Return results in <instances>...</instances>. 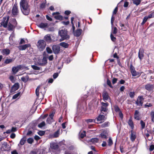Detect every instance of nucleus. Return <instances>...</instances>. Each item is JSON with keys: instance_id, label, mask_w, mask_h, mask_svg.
I'll return each mask as SVG.
<instances>
[{"instance_id": "nucleus-53", "label": "nucleus", "mask_w": 154, "mask_h": 154, "mask_svg": "<svg viewBox=\"0 0 154 154\" xmlns=\"http://www.w3.org/2000/svg\"><path fill=\"white\" fill-rule=\"evenodd\" d=\"M46 51L49 54H51L52 53L51 49L49 47H48L46 48Z\"/></svg>"}, {"instance_id": "nucleus-9", "label": "nucleus", "mask_w": 154, "mask_h": 154, "mask_svg": "<svg viewBox=\"0 0 154 154\" xmlns=\"http://www.w3.org/2000/svg\"><path fill=\"white\" fill-rule=\"evenodd\" d=\"M19 13V10L17 4H15L12 10V13L14 16H16Z\"/></svg>"}, {"instance_id": "nucleus-4", "label": "nucleus", "mask_w": 154, "mask_h": 154, "mask_svg": "<svg viewBox=\"0 0 154 154\" xmlns=\"http://www.w3.org/2000/svg\"><path fill=\"white\" fill-rule=\"evenodd\" d=\"M9 18L10 17L9 16H7L3 17L2 21L0 23V27L3 26L4 28H7L9 23L8 21Z\"/></svg>"}, {"instance_id": "nucleus-11", "label": "nucleus", "mask_w": 154, "mask_h": 154, "mask_svg": "<svg viewBox=\"0 0 154 154\" xmlns=\"http://www.w3.org/2000/svg\"><path fill=\"white\" fill-rule=\"evenodd\" d=\"M106 119L105 116L103 115H100L97 118V123H100L103 122Z\"/></svg>"}, {"instance_id": "nucleus-52", "label": "nucleus", "mask_w": 154, "mask_h": 154, "mask_svg": "<svg viewBox=\"0 0 154 154\" xmlns=\"http://www.w3.org/2000/svg\"><path fill=\"white\" fill-rule=\"evenodd\" d=\"M46 2H44L42 3L40 6V8L42 9L45 8L46 5Z\"/></svg>"}, {"instance_id": "nucleus-28", "label": "nucleus", "mask_w": 154, "mask_h": 154, "mask_svg": "<svg viewBox=\"0 0 154 154\" xmlns=\"http://www.w3.org/2000/svg\"><path fill=\"white\" fill-rule=\"evenodd\" d=\"M51 147L52 149H57L59 148V146L56 143H52L51 144Z\"/></svg>"}, {"instance_id": "nucleus-56", "label": "nucleus", "mask_w": 154, "mask_h": 154, "mask_svg": "<svg viewBox=\"0 0 154 154\" xmlns=\"http://www.w3.org/2000/svg\"><path fill=\"white\" fill-rule=\"evenodd\" d=\"M45 134V132L44 131H40L38 133V134L40 136L43 135Z\"/></svg>"}, {"instance_id": "nucleus-45", "label": "nucleus", "mask_w": 154, "mask_h": 154, "mask_svg": "<svg viewBox=\"0 0 154 154\" xmlns=\"http://www.w3.org/2000/svg\"><path fill=\"white\" fill-rule=\"evenodd\" d=\"M108 110L107 108L106 107L101 106L100 110L101 112H106Z\"/></svg>"}, {"instance_id": "nucleus-37", "label": "nucleus", "mask_w": 154, "mask_h": 154, "mask_svg": "<svg viewBox=\"0 0 154 154\" xmlns=\"http://www.w3.org/2000/svg\"><path fill=\"white\" fill-rule=\"evenodd\" d=\"M96 142V138H92L89 140V143H95Z\"/></svg>"}, {"instance_id": "nucleus-40", "label": "nucleus", "mask_w": 154, "mask_h": 154, "mask_svg": "<svg viewBox=\"0 0 154 154\" xmlns=\"http://www.w3.org/2000/svg\"><path fill=\"white\" fill-rule=\"evenodd\" d=\"M27 141L29 143L32 144L34 140L32 138L30 137L27 139Z\"/></svg>"}, {"instance_id": "nucleus-20", "label": "nucleus", "mask_w": 154, "mask_h": 154, "mask_svg": "<svg viewBox=\"0 0 154 154\" xmlns=\"http://www.w3.org/2000/svg\"><path fill=\"white\" fill-rule=\"evenodd\" d=\"M145 88L148 91H151L153 90V86L150 84H147L145 85Z\"/></svg>"}, {"instance_id": "nucleus-23", "label": "nucleus", "mask_w": 154, "mask_h": 154, "mask_svg": "<svg viewBox=\"0 0 154 154\" xmlns=\"http://www.w3.org/2000/svg\"><path fill=\"white\" fill-rule=\"evenodd\" d=\"M26 140V137H24L22 138L20 140V143L18 144V146H19L20 145H23L25 143Z\"/></svg>"}, {"instance_id": "nucleus-29", "label": "nucleus", "mask_w": 154, "mask_h": 154, "mask_svg": "<svg viewBox=\"0 0 154 154\" xmlns=\"http://www.w3.org/2000/svg\"><path fill=\"white\" fill-rule=\"evenodd\" d=\"M54 18L56 20H59L60 21L62 20H63V17L60 15L54 16Z\"/></svg>"}, {"instance_id": "nucleus-57", "label": "nucleus", "mask_w": 154, "mask_h": 154, "mask_svg": "<svg viewBox=\"0 0 154 154\" xmlns=\"http://www.w3.org/2000/svg\"><path fill=\"white\" fill-rule=\"evenodd\" d=\"M88 97V96L87 95L85 94L81 98V99L83 101L86 100V99Z\"/></svg>"}, {"instance_id": "nucleus-25", "label": "nucleus", "mask_w": 154, "mask_h": 154, "mask_svg": "<svg viewBox=\"0 0 154 154\" xmlns=\"http://www.w3.org/2000/svg\"><path fill=\"white\" fill-rule=\"evenodd\" d=\"M10 50L8 49H3L2 51V53L3 55H8L10 54Z\"/></svg>"}, {"instance_id": "nucleus-17", "label": "nucleus", "mask_w": 154, "mask_h": 154, "mask_svg": "<svg viewBox=\"0 0 154 154\" xmlns=\"http://www.w3.org/2000/svg\"><path fill=\"white\" fill-rule=\"evenodd\" d=\"M136 137V133L133 131H131V134L130 135V139L132 141H134Z\"/></svg>"}, {"instance_id": "nucleus-2", "label": "nucleus", "mask_w": 154, "mask_h": 154, "mask_svg": "<svg viewBox=\"0 0 154 154\" xmlns=\"http://www.w3.org/2000/svg\"><path fill=\"white\" fill-rule=\"evenodd\" d=\"M59 35L61 37L60 41H62L65 40H68L70 38V36L68 34V32L66 29H65L59 30L58 32Z\"/></svg>"}, {"instance_id": "nucleus-35", "label": "nucleus", "mask_w": 154, "mask_h": 154, "mask_svg": "<svg viewBox=\"0 0 154 154\" xmlns=\"http://www.w3.org/2000/svg\"><path fill=\"white\" fill-rule=\"evenodd\" d=\"M12 70L13 72L15 74L18 72L19 69L18 67H14L12 68Z\"/></svg>"}, {"instance_id": "nucleus-36", "label": "nucleus", "mask_w": 154, "mask_h": 154, "mask_svg": "<svg viewBox=\"0 0 154 154\" xmlns=\"http://www.w3.org/2000/svg\"><path fill=\"white\" fill-rule=\"evenodd\" d=\"M133 3L136 5H138L140 4L141 0H132Z\"/></svg>"}, {"instance_id": "nucleus-39", "label": "nucleus", "mask_w": 154, "mask_h": 154, "mask_svg": "<svg viewBox=\"0 0 154 154\" xmlns=\"http://www.w3.org/2000/svg\"><path fill=\"white\" fill-rule=\"evenodd\" d=\"M60 132V129H58L57 131L55 132L54 133V137H57L59 136Z\"/></svg>"}, {"instance_id": "nucleus-21", "label": "nucleus", "mask_w": 154, "mask_h": 154, "mask_svg": "<svg viewBox=\"0 0 154 154\" xmlns=\"http://www.w3.org/2000/svg\"><path fill=\"white\" fill-rule=\"evenodd\" d=\"M37 124V123L36 122H33L30 124L29 126V129H32L33 131L36 130Z\"/></svg>"}, {"instance_id": "nucleus-24", "label": "nucleus", "mask_w": 154, "mask_h": 154, "mask_svg": "<svg viewBox=\"0 0 154 154\" xmlns=\"http://www.w3.org/2000/svg\"><path fill=\"white\" fill-rule=\"evenodd\" d=\"M139 114V112L137 110H136L135 111L134 117L135 119L137 120H139L140 119Z\"/></svg>"}, {"instance_id": "nucleus-58", "label": "nucleus", "mask_w": 154, "mask_h": 154, "mask_svg": "<svg viewBox=\"0 0 154 154\" xmlns=\"http://www.w3.org/2000/svg\"><path fill=\"white\" fill-rule=\"evenodd\" d=\"M71 13V11L69 10H66L64 12V14L66 16L69 15Z\"/></svg>"}, {"instance_id": "nucleus-51", "label": "nucleus", "mask_w": 154, "mask_h": 154, "mask_svg": "<svg viewBox=\"0 0 154 154\" xmlns=\"http://www.w3.org/2000/svg\"><path fill=\"white\" fill-rule=\"evenodd\" d=\"M151 14L148 16L149 18H151L154 17V11H151Z\"/></svg>"}, {"instance_id": "nucleus-7", "label": "nucleus", "mask_w": 154, "mask_h": 154, "mask_svg": "<svg viewBox=\"0 0 154 154\" xmlns=\"http://www.w3.org/2000/svg\"><path fill=\"white\" fill-rule=\"evenodd\" d=\"M11 146L8 144L7 142H4L2 144L1 149L2 151H9Z\"/></svg>"}, {"instance_id": "nucleus-19", "label": "nucleus", "mask_w": 154, "mask_h": 154, "mask_svg": "<svg viewBox=\"0 0 154 154\" xmlns=\"http://www.w3.org/2000/svg\"><path fill=\"white\" fill-rule=\"evenodd\" d=\"M30 46L31 45L30 44H25L19 46V48L20 50H25L27 48L30 47Z\"/></svg>"}, {"instance_id": "nucleus-14", "label": "nucleus", "mask_w": 154, "mask_h": 154, "mask_svg": "<svg viewBox=\"0 0 154 154\" xmlns=\"http://www.w3.org/2000/svg\"><path fill=\"white\" fill-rule=\"evenodd\" d=\"M130 68L132 75L133 76H134L140 75L139 72H136L132 65H131Z\"/></svg>"}, {"instance_id": "nucleus-49", "label": "nucleus", "mask_w": 154, "mask_h": 154, "mask_svg": "<svg viewBox=\"0 0 154 154\" xmlns=\"http://www.w3.org/2000/svg\"><path fill=\"white\" fill-rule=\"evenodd\" d=\"M40 88V87L39 86H38L36 90H35V93L37 96H38L39 95V90Z\"/></svg>"}, {"instance_id": "nucleus-22", "label": "nucleus", "mask_w": 154, "mask_h": 154, "mask_svg": "<svg viewBox=\"0 0 154 154\" xmlns=\"http://www.w3.org/2000/svg\"><path fill=\"white\" fill-rule=\"evenodd\" d=\"M82 32V30L81 29H77L74 32V35L76 36L79 37L81 35Z\"/></svg>"}, {"instance_id": "nucleus-64", "label": "nucleus", "mask_w": 154, "mask_h": 154, "mask_svg": "<svg viewBox=\"0 0 154 154\" xmlns=\"http://www.w3.org/2000/svg\"><path fill=\"white\" fill-rule=\"evenodd\" d=\"M154 149V145H152L150 146L149 150L150 151H152Z\"/></svg>"}, {"instance_id": "nucleus-32", "label": "nucleus", "mask_w": 154, "mask_h": 154, "mask_svg": "<svg viewBox=\"0 0 154 154\" xmlns=\"http://www.w3.org/2000/svg\"><path fill=\"white\" fill-rule=\"evenodd\" d=\"M100 136L102 138L106 139L107 138V134L106 132H103L100 134Z\"/></svg>"}, {"instance_id": "nucleus-55", "label": "nucleus", "mask_w": 154, "mask_h": 154, "mask_svg": "<svg viewBox=\"0 0 154 154\" xmlns=\"http://www.w3.org/2000/svg\"><path fill=\"white\" fill-rule=\"evenodd\" d=\"M114 19H115L113 15H112V16L111 17V24L112 27V26L113 25V22H114Z\"/></svg>"}, {"instance_id": "nucleus-34", "label": "nucleus", "mask_w": 154, "mask_h": 154, "mask_svg": "<svg viewBox=\"0 0 154 154\" xmlns=\"http://www.w3.org/2000/svg\"><path fill=\"white\" fill-rule=\"evenodd\" d=\"M151 121L152 122H154V112L152 111L150 113Z\"/></svg>"}, {"instance_id": "nucleus-5", "label": "nucleus", "mask_w": 154, "mask_h": 154, "mask_svg": "<svg viewBox=\"0 0 154 154\" xmlns=\"http://www.w3.org/2000/svg\"><path fill=\"white\" fill-rule=\"evenodd\" d=\"M46 45V43L43 39L39 40L37 42V46L40 50H43L45 49Z\"/></svg>"}, {"instance_id": "nucleus-54", "label": "nucleus", "mask_w": 154, "mask_h": 154, "mask_svg": "<svg viewBox=\"0 0 154 154\" xmlns=\"http://www.w3.org/2000/svg\"><path fill=\"white\" fill-rule=\"evenodd\" d=\"M110 38L111 40L113 42H115L116 40V38L113 36L112 33H111L110 34Z\"/></svg>"}, {"instance_id": "nucleus-41", "label": "nucleus", "mask_w": 154, "mask_h": 154, "mask_svg": "<svg viewBox=\"0 0 154 154\" xmlns=\"http://www.w3.org/2000/svg\"><path fill=\"white\" fill-rule=\"evenodd\" d=\"M109 124L108 122H106L103 124L101 126L102 128H105L107 127Z\"/></svg>"}, {"instance_id": "nucleus-46", "label": "nucleus", "mask_w": 154, "mask_h": 154, "mask_svg": "<svg viewBox=\"0 0 154 154\" xmlns=\"http://www.w3.org/2000/svg\"><path fill=\"white\" fill-rule=\"evenodd\" d=\"M108 143V145L109 146H111L113 144L112 141L110 137H109Z\"/></svg>"}, {"instance_id": "nucleus-10", "label": "nucleus", "mask_w": 154, "mask_h": 154, "mask_svg": "<svg viewBox=\"0 0 154 154\" xmlns=\"http://www.w3.org/2000/svg\"><path fill=\"white\" fill-rule=\"evenodd\" d=\"M53 51L55 54H58L60 50V47L58 45H54L52 47Z\"/></svg>"}, {"instance_id": "nucleus-42", "label": "nucleus", "mask_w": 154, "mask_h": 154, "mask_svg": "<svg viewBox=\"0 0 154 154\" xmlns=\"http://www.w3.org/2000/svg\"><path fill=\"white\" fill-rule=\"evenodd\" d=\"M20 92H19L17 93V94L14 95L12 97V99H16L18 97V96H20Z\"/></svg>"}, {"instance_id": "nucleus-13", "label": "nucleus", "mask_w": 154, "mask_h": 154, "mask_svg": "<svg viewBox=\"0 0 154 154\" xmlns=\"http://www.w3.org/2000/svg\"><path fill=\"white\" fill-rule=\"evenodd\" d=\"M19 87L18 83H15L13 86L10 91L11 93H13L18 89Z\"/></svg>"}, {"instance_id": "nucleus-50", "label": "nucleus", "mask_w": 154, "mask_h": 154, "mask_svg": "<svg viewBox=\"0 0 154 154\" xmlns=\"http://www.w3.org/2000/svg\"><path fill=\"white\" fill-rule=\"evenodd\" d=\"M118 31V29L116 27H114L112 29V33L113 34H115L117 33Z\"/></svg>"}, {"instance_id": "nucleus-16", "label": "nucleus", "mask_w": 154, "mask_h": 154, "mask_svg": "<svg viewBox=\"0 0 154 154\" xmlns=\"http://www.w3.org/2000/svg\"><path fill=\"white\" fill-rule=\"evenodd\" d=\"M102 96L103 100H107L109 98L108 93L106 91H104L102 94Z\"/></svg>"}, {"instance_id": "nucleus-30", "label": "nucleus", "mask_w": 154, "mask_h": 154, "mask_svg": "<svg viewBox=\"0 0 154 154\" xmlns=\"http://www.w3.org/2000/svg\"><path fill=\"white\" fill-rule=\"evenodd\" d=\"M14 58H12L11 59H7L5 60V63L7 64L9 63L14 61Z\"/></svg>"}, {"instance_id": "nucleus-38", "label": "nucleus", "mask_w": 154, "mask_h": 154, "mask_svg": "<svg viewBox=\"0 0 154 154\" xmlns=\"http://www.w3.org/2000/svg\"><path fill=\"white\" fill-rule=\"evenodd\" d=\"M45 122L43 121L38 125V127L39 128H42L43 127L45 126Z\"/></svg>"}, {"instance_id": "nucleus-60", "label": "nucleus", "mask_w": 154, "mask_h": 154, "mask_svg": "<svg viewBox=\"0 0 154 154\" xmlns=\"http://www.w3.org/2000/svg\"><path fill=\"white\" fill-rule=\"evenodd\" d=\"M107 84L111 88H112V86L111 85V84L110 81L109 79H107Z\"/></svg>"}, {"instance_id": "nucleus-8", "label": "nucleus", "mask_w": 154, "mask_h": 154, "mask_svg": "<svg viewBox=\"0 0 154 154\" xmlns=\"http://www.w3.org/2000/svg\"><path fill=\"white\" fill-rule=\"evenodd\" d=\"M37 63L38 65L43 66L46 64L47 63L46 58L44 57L42 59H38Z\"/></svg>"}, {"instance_id": "nucleus-44", "label": "nucleus", "mask_w": 154, "mask_h": 154, "mask_svg": "<svg viewBox=\"0 0 154 154\" xmlns=\"http://www.w3.org/2000/svg\"><path fill=\"white\" fill-rule=\"evenodd\" d=\"M32 68L35 70H39L40 69V67L35 65L31 66Z\"/></svg>"}, {"instance_id": "nucleus-61", "label": "nucleus", "mask_w": 154, "mask_h": 154, "mask_svg": "<svg viewBox=\"0 0 154 154\" xmlns=\"http://www.w3.org/2000/svg\"><path fill=\"white\" fill-rule=\"evenodd\" d=\"M129 95L131 98H133L134 95V93L133 92H131L129 94Z\"/></svg>"}, {"instance_id": "nucleus-12", "label": "nucleus", "mask_w": 154, "mask_h": 154, "mask_svg": "<svg viewBox=\"0 0 154 154\" xmlns=\"http://www.w3.org/2000/svg\"><path fill=\"white\" fill-rule=\"evenodd\" d=\"M144 99L142 96L139 97L137 100L136 103L137 105L142 106Z\"/></svg>"}, {"instance_id": "nucleus-43", "label": "nucleus", "mask_w": 154, "mask_h": 154, "mask_svg": "<svg viewBox=\"0 0 154 154\" xmlns=\"http://www.w3.org/2000/svg\"><path fill=\"white\" fill-rule=\"evenodd\" d=\"M86 132L85 131H83L80 134V137L81 138H84L86 136Z\"/></svg>"}, {"instance_id": "nucleus-6", "label": "nucleus", "mask_w": 154, "mask_h": 154, "mask_svg": "<svg viewBox=\"0 0 154 154\" xmlns=\"http://www.w3.org/2000/svg\"><path fill=\"white\" fill-rule=\"evenodd\" d=\"M55 110H53L50 113L49 115V117H48L46 120V122L48 124H50L52 123V120L53 119L55 114Z\"/></svg>"}, {"instance_id": "nucleus-1", "label": "nucleus", "mask_w": 154, "mask_h": 154, "mask_svg": "<svg viewBox=\"0 0 154 154\" xmlns=\"http://www.w3.org/2000/svg\"><path fill=\"white\" fill-rule=\"evenodd\" d=\"M20 7L22 12L25 15H28L30 12V6L26 0H21L20 2Z\"/></svg>"}, {"instance_id": "nucleus-47", "label": "nucleus", "mask_w": 154, "mask_h": 154, "mask_svg": "<svg viewBox=\"0 0 154 154\" xmlns=\"http://www.w3.org/2000/svg\"><path fill=\"white\" fill-rule=\"evenodd\" d=\"M101 104L102 105L101 106L107 107L108 106L109 104L108 103H104L103 102H101Z\"/></svg>"}, {"instance_id": "nucleus-26", "label": "nucleus", "mask_w": 154, "mask_h": 154, "mask_svg": "<svg viewBox=\"0 0 154 154\" xmlns=\"http://www.w3.org/2000/svg\"><path fill=\"white\" fill-rule=\"evenodd\" d=\"M48 24L47 23H41L38 25V26L41 28H46Z\"/></svg>"}, {"instance_id": "nucleus-63", "label": "nucleus", "mask_w": 154, "mask_h": 154, "mask_svg": "<svg viewBox=\"0 0 154 154\" xmlns=\"http://www.w3.org/2000/svg\"><path fill=\"white\" fill-rule=\"evenodd\" d=\"M58 76V74L57 73H55L54 74L53 77L54 79H56Z\"/></svg>"}, {"instance_id": "nucleus-33", "label": "nucleus", "mask_w": 154, "mask_h": 154, "mask_svg": "<svg viewBox=\"0 0 154 154\" xmlns=\"http://www.w3.org/2000/svg\"><path fill=\"white\" fill-rule=\"evenodd\" d=\"M128 124L131 127L132 129H133L134 128V126L133 122L132 120L131 119H129L128 122Z\"/></svg>"}, {"instance_id": "nucleus-59", "label": "nucleus", "mask_w": 154, "mask_h": 154, "mask_svg": "<svg viewBox=\"0 0 154 154\" xmlns=\"http://www.w3.org/2000/svg\"><path fill=\"white\" fill-rule=\"evenodd\" d=\"M32 133V132L31 130H28L27 133V136H31Z\"/></svg>"}, {"instance_id": "nucleus-3", "label": "nucleus", "mask_w": 154, "mask_h": 154, "mask_svg": "<svg viewBox=\"0 0 154 154\" xmlns=\"http://www.w3.org/2000/svg\"><path fill=\"white\" fill-rule=\"evenodd\" d=\"M17 25V21L15 18H12L8 25V29L9 31H14Z\"/></svg>"}, {"instance_id": "nucleus-31", "label": "nucleus", "mask_w": 154, "mask_h": 154, "mask_svg": "<svg viewBox=\"0 0 154 154\" xmlns=\"http://www.w3.org/2000/svg\"><path fill=\"white\" fill-rule=\"evenodd\" d=\"M29 77L27 75L26 76H23L21 78V80L24 82H26L28 79Z\"/></svg>"}, {"instance_id": "nucleus-15", "label": "nucleus", "mask_w": 154, "mask_h": 154, "mask_svg": "<svg viewBox=\"0 0 154 154\" xmlns=\"http://www.w3.org/2000/svg\"><path fill=\"white\" fill-rule=\"evenodd\" d=\"M44 39L45 41L47 43H51L52 41L50 35V34H47L45 35L44 37Z\"/></svg>"}, {"instance_id": "nucleus-62", "label": "nucleus", "mask_w": 154, "mask_h": 154, "mask_svg": "<svg viewBox=\"0 0 154 154\" xmlns=\"http://www.w3.org/2000/svg\"><path fill=\"white\" fill-rule=\"evenodd\" d=\"M62 23L65 25H67L69 23V21H63L62 22Z\"/></svg>"}, {"instance_id": "nucleus-48", "label": "nucleus", "mask_w": 154, "mask_h": 154, "mask_svg": "<svg viewBox=\"0 0 154 154\" xmlns=\"http://www.w3.org/2000/svg\"><path fill=\"white\" fill-rule=\"evenodd\" d=\"M140 123L141 125L142 128V129H143L145 127V123L142 120H141L140 121Z\"/></svg>"}, {"instance_id": "nucleus-27", "label": "nucleus", "mask_w": 154, "mask_h": 154, "mask_svg": "<svg viewBox=\"0 0 154 154\" xmlns=\"http://www.w3.org/2000/svg\"><path fill=\"white\" fill-rule=\"evenodd\" d=\"M60 45L61 46L65 48H67L69 46V44L65 42H62L60 44Z\"/></svg>"}, {"instance_id": "nucleus-18", "label": "nucleus", "mask_w": 154, "mask_h": 154, "mask_svg": "<svg viewBox=\"0 0 154 154\" xmlns=\"http://www.w3.org/2000/svg\"><path fill=\"white\" fill-rule=\"evenodd\" d=\"M144 51L142 49H140L139 50L138 53V57L140 60H142L144 57Z\"/></svg>"}]
</instances>
